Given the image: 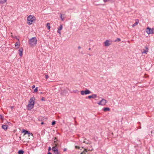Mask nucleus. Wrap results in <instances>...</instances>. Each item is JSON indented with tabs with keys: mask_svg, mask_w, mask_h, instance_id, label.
I'll list each match as a JSON object with an SVG mask.
<instances>
[{
	"mask_svg": "<svg viewBox=\"0 0 154 154\" xmlns=\"http://www.w3.org/2000/svg\"><path fill=\"white\" fill-rule=\"evenodd\" d=\"M94 4L95 5H96V4H95L94 3Z\"/></svg>",
	"mask_w": 154,
	"mask_h": 154,
	"instance_id": "nucleus-48",
	"label": "nucleus"
},
{
	"mask_svg": "<svg viewBox=\"0 0 154 154\" xmlns=\"http://www.w3.org/2000/svg\"><path fill=\"white\" fill-rule=\"evenodd\" d=\"M81 94L82 95H83L85 94H88L91 93L90 91L88 89H86L85 91H80Z\"/></svg>",
	"mask_w": 154,
	"mask_h": 154,
	"instance_id": "nucleus-5",
	"label": "nucleus"
},
{
	"mask_svg": "<svg viewBox=\"0 0 154 154\" xmlns=\"http://www.w3.org/2000/svg\"><path fill=\"white\" fill-rule=\"evenodd\" d=\"M104 44L105 46H106V41L104 42Z\"/></svg>",
	"mask_w": 154,
	"mask_h": 154,
	"instance_id": "nucleus-41",
	"label": "nucleus"
},
{
	"mask_svg": "<svg viewBox=\"0 0 154 154\" xmlns=\"http://www.w3.org/2000/svg\"><path fill=\"white\" fill-rule=\"evenodd\" d=\"M45 77L46 79H47L48 78V76L47 75H45Z\"/></svg>",
	"mask_w": 154,
	"mask_h": 154,
	"instance_id": "nucleus-33",
	"label": "nucleus"
},
{
	"mask_svg": "<svg viewBox=\"0 0 154 154\" xmlns=\"http://www.w3.org/2000/svg\"><path fill=\"white\" fill-rule=\"evenodd\" d=\"M146 32L148 34H154V29H151L149 27H148L146 29Z\"/></svg>",
	"mask_w": 154,
	"mask_h": 154,
	"instance_id": "nucleus-4",
	"label": "nucleus"
},
{
	"mask_svg": "<svg viewBox=\"0 0 154 154\" xmlns=\"http://www.w3.org/2000/svg\"><path fill=\"white\" fill-rule=\"evenodd\" d=\"M20 45L19 42H17L15 44V47L17 49L19 48Z\"/></svg>",
	"mask_w": 154,
	"mask_h": 154,
	"instance_id": "nucleus-14",
	"label": "nucleus"
},
{
	"mask_svg": "<svg viewBox=\"0 0 154 154\" xmlns=\"http://www.w3.org/2000/svg\"><path fill=\"white\" fill-rule=\"evenodd\" d=\"M24 153V152L23 150H20L18 151V153L19 154H23Z\"/></svg>",
	"mask_w": 154,
	"mask_h": 154,
	"instance_id": "nucleus-19",
	"label": "nucleus"
},
{
	"mask_svg": "<svg viewBox=\"0 0 154 154\" xmlns=\"http://www.w3.org/2000/svg\"><path fill=\"white\" fill-rule=\"evenodd\" d=\"M41 100L42 101H45V98L44 97H42L41 99Z\"/></svg>",
	"mask_w": 154,
	"mask_h": 154,
	"instance_id": "nucleus-32",
	"label": "nucleus"
},
{
	"mask_svg": "<svg viewBox=\"0 0 154 154\" xmlns=\"http://www.w3.org/2000/svg\"><path fill=\"white\" fill-rule=\"evenodd\" d=\"M111 44V42L109 40H106V46H109Z\"/></svg>",
	"mask_w": 154,
	"mask_h": 154,
	"instance_id": "nucleus-20",
	"label": "nucleus"
},
{
	"mask_svg": "<svg viewBox=\"0 0 154 154\" xmlns=\"http://www.w3.org/2000/svg\"><path fill=\"white\" fill-rule=\"evenodd\" d=\"M63 26L62 25H60V27L58 28V30H61L62 29Z\"/></svg>",
	"mask_w": 154,
	"mask_h": 154,
	"instance_id": "nucleus-22",
	"label": "nucleus"
},
{
	"mask_svg": "<svg viewBox=\"0 0 154 154\" xmlns=\"http://www.w3.org/2000/svg\"><path fill=\"white\" fill-rule=\"evenodd\" d=\"M87 149H85L84 151L81 153L80 154H86V153L87 152Z\"/></svg>",
	"mask_w": 154,
	"mask_h": 154,
	"instance_id": "nucleus-17",
	"label": "nucleus"
},
{
	"mask_svg": "<svg viewBox=\"0 0 154 154\" xmlns=\"http://www.w3.org/2000/svg\"><path fill=\"white\" fill-rule=\"evenodd\" d=\"M54 147H52V150L54 152V154H60L57 149H54Z\"/></svg>",
	"mask_w": 154,
	"mask_h": 154,
	"instance_id": "nucleus-6",
	"label": "nucleus"
},
{
	"mask_svg": "<svg viewBox=\"0 0 154 154\" xmlns=\"http://www.w3.org/2000/svg\"><path fill=\"white\" fill-rule=\"evenodd\" d=\"M103 110L104 111H106V107H105L103 109Z\"/></svg>",
	"mask_w": 154,
	"mask_h": 154,
	"instance_id": "nucleus-40",
	"label": "nucleus"
},
{
	"mask_svg": "<svg viewBox=\"0 0 154 154\" xmlns=\"http://www.w3.org/2000/svg\"><path fill=\"white\" fill-rule=\"evenodd\" d=\"M0 118L1 120H2V121H3V117L1 115H0Z\"/></svg>",
	"mask_w": 154,
	"mask_h": 154,
	"instance_id": "nucleus-27",
	"label": "nucleus"
},
{
	"mask_svg": "<svg viewBox=\"0 0 154 154\" xmlns=\"http://www.w3.org/2000/svg\"><path fill=\"white\" fill-rule=\"evenodd\" d=\"M118 41V42H120L121 41V39L119 38H117L116 40V41Z\"/></svg>",
	"mask_w": 154,
	"mask_h": 154,
	"instance_id": "nucleus-26",
	"label": "nucleus"
},
{
	"mask_svg": "<svg viewBox=\"0 0 154 154\" xmlns=\"http://www.w3.org/2000/svg\"><path fill=\"white\" fill-rule=\"evenodd\" d=\"M51 147H49V148H48V151H50L51 150Z\"/></svg>",
	"mask_w": 154,
	"mask_h": 154,
	"instance_id": "nucleus-38",
	"label": "nucleus"
},
{
	"mask_svg": "<svg viewBox=\"0 0 154 154\" xmlns=\"http://www.w3.org/2000/svg\"><path fill=\"white\" fill-rule=\"evenodd\" d=\"M81 48V47H80V46H79V47H78V49H80V48Z\"/></svg>",
	"mask_w": 154,
	"mask_h": 154,
	"instance_id": "nucleus-44",
	"label": "nucleus"
},
{
	"mask_svg": "<svg viewBox=\"0 0 154 154\" xmlns=\"http://www.w3.org/2000/svg\"><path fill=\"white\" fill-rule=\"evenodd\" d=\"M60 30H57V32L59 33L60 34V35L61 34V32H60Z\"/></svg>",
	"mask_w": 154,
	"mask_h": 154,
	"instance_id": "nucleus-35",
	"label": "nucleus"
},
{
	"mask_svg": "<svg viewBox=\"0 0 154 154\" xmlns=\"http://www.w3.org/2000/svg\"><path fill=\"white\" fill-rule=\"evenodd\" d=\"M104 0V2H106L105 0Z\"/></svg>",
	"mask_w": 154,
	"mask_h": 154,
	"instance_id": "nucleus-49",
	"label": "nucleus"
},
{
	"mask_svg": "<svg viewBox=\"0 0 154 154\" xmlns=\"http://www.w3.org/2000/svg\"><path fill=\"white\" fill-rule=\"evenodd\" d=\"M54 141H55L56 142L58 141V140H57L56 137H55Z\"/></svg>",
	"mask_w": 154,
	"mask_h": 154,
	"instance_id": "nucleus-29",
	"label": "nucleus"
},
{
	"mask_svg": "<svg viewBox=\"0 0 154 154\" xmlns=\"http://www.w3.org/2000/svg\"><path fill=\"white\" fill-rule=\"evenodd\" d=\"M35 99L34 97L30 98L27 106V110H30L32 109L35 105Z\"/></svg>",
	"mask_w": 154,
	"mask_h": 154,
	"instance_id": "nucleus-1",
	"label": "nucleus"
},
{
	"mask_svg": "<svg viewBox=\"0 0 154 154\" xmlns=\"http://www.w3.org/2000/svg\"><path fill=\"white\" fill-rule=\"evenodd\" d=\"M138 21H136L135 23L132 25V26L134 27L135 26H136L138 24Z\"/></svg>",
	"mask_w": 154,
	"mask_h": 154,
	"instance_id": "nucleus-18",
	"label": "nucleus"
},
{
	"mask_svg": "<svg viewBox=\"0 0 154 154\" xmlns=\"http://www.w3.org/2000/svg\"><path fill=\"white\" fill-rule=\"evenodd\" d=\"M92 149H89L88 150V151H92Z\"/></svg>",
	"mask_w": 154,
	"mask_h": 154,
	"instance_id": "nucleus-43",
	"label": "nucleus"
},
{
	"mask_svg": "<svg viewBox=\"0 0 154 154\" xmlns=\"http://www.w3.org/2000/svg\"><path fill=\"white\" fill-rule=\"evenodd\" d=\"M83 143H85L86 144L89 143V142L88 140H85L83 141Z\"/></svg>",
	"mask_w": 154,
	"mask_h": 154,
	"instance_id": "nucleus-24",
	"label": "nucleus"
},
{
	"mask_svg": "<svg viewBox=\"0 0 154 154\" xmlns=\"http://www.w3.org/2000/svg\"><path fill=\"white\" fill-rule=\"evenodd\" d=\"M7 126L6 125H4L2 126V128L5 130H6L7 129Z\"/></svg>",
	"mask_w": 154,
	"mask_h": 154,
	"instance_id": "nucleus-16",
	"label": "nucleus"
},
{
	"mask_svg": "<svg viewBox=\"0 0 154 154\" xmlns=\"http://www.w3.org/2000/svg\"><path fill=\"white\" fill-rule=\"evenodd\" d=\"M37 40L35 37H33L30 39L28 42L31 46H35L37 44Z\"/></svg>",
	"mask_w": 154,
	"mask_h": 154,
	"instance_id": "nucleus-2",
	"label": "nucleus"
},
{
	"mask_svg": "<svg viewBox=\"0 0 154 154\" xmlns=\"http://www.w3.org/2000/svg\"><path fill=\"white\" fill-rule=\"evenodd\" d=\"M41 124H42V125H43V124H44V122H42L41 123Z\"/></svg>",
	"mask_w": 154,
	"mask_h": 154,
	"instance_id": "nucleus-45",
	"label": "nucleus"
},
{
	"mask_svg": "<svg viewBox=\"0 0 154 154\" xmlns=\"http://www.w3.org/2000/svg\"><path fill=\"white\" fill-rule=\"evenodd\" d=\"M58 144V142H56L55 141H54V142L53 143V145L54 146L53 147H54V149H56V147H57Z\"/></svg>",
	"mask_w": 154,
	"mask_h": 154,
	"instance_id": "nucleus-12",
	"label": "nucleus"
},
{
	"mask_svg": "<svg viewBox=\"0 0 154 154\" xmlns=\"http://www.w3.org/2000/svg\"><path fill=\"white\" fill-rule=\"evenodd\" d=\"M35 20V17L32 15H30L27 17V23L29 25H31Z\"/></svg>",
	"mask_w": 154,
	"mask_h": 154,
	"instance_id": "nucleus-3",
	"label": "nucleus"
},
{
	"mask_svg": "<svg viewBox=\"0 0 154 154\" xmlns=\"http://www.w3.org/2000/svg\"><path fill=\"white\" fill-rule=\"evenodd\" d=\"M38 91V87H36L35 88L34 90V92L36 93Z\"/></svg>",
	"mask_w": 154,
	"mask_h": 154,
	"instance_id": "nucleus-23",
	"label": "nucleus"
},
{
	"mask_svg": "<svg viewBox=\"0 0 154 154\" xmlns=\"http://www.w3.org/2000/svg\"><path fill=\"white\" fill-rule=\"evenodd\" d=\"M79 92V91H78L77 90H76L75 91H73V92L76 93H78Z\"/></svg>",
	"mask_w": 154,
	"mask_h": 154,
	"instance_id": "nucleus-25",
	"label": "nucleus"
},
{
	"mask_svg": "<svg viewBox=\"0 0 154 154\" xmlns=\"http://www.w3.org/2000/svg\"><path fill=\"white\" fill-rule=\"evenodd\" d=\"M46 27L48 28V29H50V24L49 23H48L47 24Z\"/></svg>",
	"mask_w": 154,
	"mask_h": 154,
	"instance_id": "nucleus-21",
	"label": "nucleus"
},
{
	"mask_svg": "<svg viewBox=\"0 0 154 154\" xmlns=\"http://www.w3.org/2000/svg\"><path fill=\"white\" fill-rule=\"evenodd\" d=\"M35 87V85H33L32 86V88H33V89Z\"/></svg>",
	"mask_w": 154,
	"mask_h": 154,
	"instance_id": "nucleus-37",
	"label": "nucleus"
},
{
	"mask_svg": "<svg viewBox=\"0 0 154 154\" xmlns=\"http://www.w3.org/2000/svg\"><path fill=\"white\" fill-rule=\"evenodd\" d=\"M97 97V96L95 94H93L91 96H88V98L89 99H91V98H96Z\"/></svg>",
	"mask_w": 154,
	"mask_h": 154,
	"instance_id": "nucleus-13",
	"label": "nucleus"
},
{
	"mask_svg": "<svg viewBox=\"0 0 154 154\" xmlns=\"http://www.w3.org/2000/svg\"><path fill=\"white\" fill-rule=\"evenodd\" d=\"M14 106H11V108L12 109H13L14 108Z\"/></svg>",
	"mask_w": 154,
	"mask_h": 154,
	"instance_id": "nucleus-42",
	"label": "nucleus"
},
{
	"mask_svg": "<svg viewBox=\"0 0 154 154\" xmlns=\"http://www.w3.org/2000/svg\"><path fill=\"white\" fill-rule=\"evenodd\" d=\"M91 48H89V50H91Z\"/></svg>",
	"mask_w": 154,
	"mask_h": 154,
	"instance_id": "nucleus-47",
	"label": "nucleus"
},
{
	"mask_svg": "<svg viewBox=\"0 0 154 154\" xmlns=\"http://www.w3.org/2000/svg\"><path fill=\"white\" fill-rule=\"evenodd\" d=\"M65 14H60V17L62 21H63L65 18Z\"/></svg>",
	"mask_w": 154,
	"mask_h": 154,
	"instance_id": "nucleus-8",
	"label": "nucleus"
},
{
	"mask_svg": "<svg viewBox=\"0 0 154 154\" xmlns=\"http://www.w3.org/2000/svg\"><path fill=\"white\" fill-rule=\"evenodd\" d=\"M145 48L146 49H143V51L142 52V54L145 53L146 54L148 52V48L147 47H145Z\"/></svg>",
	"mask_w": 154,
	"mask_h": 154,
	"instance_id": "nucleus-10",
	"label": "nucleus"
},
{
	"mask_svg": "<svg viewBox=\"0 0 154 154\" xmlns=\"http://www.w3.org/2000/svg\"><path fill=\"white\" fill-rule=\"evenodd\" d=\"M106 103V100H102L98 103L99 104L102 105H105Z\"/></svg>",
	"mask_w": 154,
	"mask_h": 154,
	"instance_id": "nucleus-7",
	"label": "nucleus"
},
{
	"mask_svg": "<svg viewBox=\"0 0 154 154\" xmlns=\"http://www.w3.org/2000/svg\"><path fill=\"white\" fill-rule=\"evenodd\" d=\"M23 132L24 133V135H26V134H28V136L29 137V136L30 135H31L32 136L33 135L32 134L29 133V132L26 130H24L23 131Z\"/></svg>",
	"mask_w": 154,
	"mask_h": 154,
	"instance_id": "nucleus-11",
	"label": "nucleus"
},
{
	"mask_svg": "<svg viewBox=\"0 0 154 154\" xmlns=\"http://www.w3.org/2000/svg\"><path fill=\"white\" fill-rule=\"evenodd\" d=\"M11 36L12 38H15V37H14L13 35H12V32L11 33Z\"/></svg>",
	"mask_w": 154,
	"mask_h": 154,
	"instance_id": "nucleus-31",
	"label": "nucleus"
},
{
	"mask_svg": "<svg viewBox=\"0 0 154 154\" xmlns=\"http://www.w3.org/2000/svg\"><path fill=\"white\" fill-rule=\"evenodd\" d=\"M23 49L22 48H20L19 50V55L21 57L22 56V53Z\"/></svg>",
	"mask_w": 154,
	"mask_h": 154,
	"instance_id": "nucleus-9",
	"label": "nucleus"
},
{
	"mask_svg": "<svg viewBox=\"0 0 154 154\" xmlns=\"http://www.w3.org/2000/svg\"><path fill=\"white\" fill-rule=\"evenodd\" d=\"M55 124V122L54 121H53L52 123V125H54Z\"/></svg>",
	"mask_w": 154,
	"mask_h": 154,
	"instance_id": "nucleus-28",
	"label": "nucleus"
},
{
	"mask_svg": "<svg viewBox=\"0 0 154 154\" xmlns=\"http://www.w3.org/2000/svg\"><path fill=\"white\" fill-rule=\"evenodd\" d=\"M75 147L76 149H79V148H80V147H79V146H75Z\"/></svg>",
	"mask_w": 154,
	"mask_h": 154,
	"instance_id": "nucleus-30",
	"label": "nucleus"
},
{
	"mask_svg": "<svg viewBox=\"0 0 154 154\" xmlns=\"http://www.w3.org/2000/svg\"><path fill=\"white\" fill-rule=\"evenodd\" d=\"M7 0H0V3L1 4H3L6 3Z\"/></svg>",
	"mask_w": 154,
	"mask_h": 154,
	"instance_id": "nucleus-15",
	"label": "nucleus"
},
{
	"mask_svg": "<svg viewBox=\"0 0 154 154\" xmlns=\"http://www.w3.org/2000/svg\"><path fill=\"white\" fill-rule=\"evenodd\" d=\"M110 109L109 108L106 107V111H109Z\"/></svg>",
	"mask_w": 154,
	"mask_h": 154,
	"instance_id": "nucleus-36",
	"label": "nucleus"
},
{
	"mask_svg": "<svg viewBox=\"0 0 154 154\" xmlns=\"http://www.w3.org/2000/svg\"><path fill=\"white\" fill-rule=\"evenodd\" d=\"M48 154H51V152H49L48 153Z\"/></svg>",
	"mask_w": 154,
	"mask_h": 154,
	"instance_id": "nucleus-46",
	"label": "nucleus"
},
{
	"mask_svg": "<svg viewBox=\"0 0 154 154\" xmlns=\"http://www.w3.org/2000/svg\"><path fill=\"white\" fill-rule=\"evenodd\" d=\"M66 150H67V149L66 148H64L63 149V151L64 152L66 151Z\"/></svg>",
	"mask_w": 154,
	"mask_h": 154,
	"instance_id": "nucleus-39",
	"label": "nucleus"
},
{
	"mask_svg": "<svg viewBox=\"0 0 154 154\" xmlns=\"http://www.w3.org/2000/svg\"><path fill=\"white\" fill-rule=\"evenodd\" d=\"M14 38H16V39H17V40H18L19 42V38L17 37V36H15V37Z\"/></svg>",
	"mask_w": 154,
	"mask_h": 154,
	"instance_id": "nucleus-34",
	"label": "nucleus"
}]
</instances>
